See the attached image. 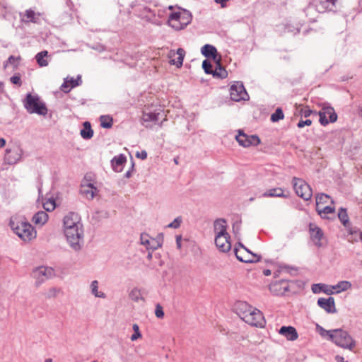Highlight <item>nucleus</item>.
Segmentation results:
<instances>
[{"label": "nucleus", "instance_id": "30", "mask_svg": "<svg viewBox=\"0 0 362 362\" xmlns=\"http://www.w3.org/2000/svg\"><path fill=\"white\" fill-rule=\"evenodd\" d=\"M253 308L246 302H238L235 305L237 314L243 320V315L245 313H250Z\"/></svg>", "mask_w": 362, "mask_h": 362}, {"label": "nucleus", "instance_id": "26", "mask_svg": "<svg viewBox=\"0 0 362 362\" xmlns=\"http://www.w3.org/2000/svg\"><path fill=\"white\" fill-rule=\"evenodd\" d=\"M127 162V158L124 154H119L115 156L112 160V167L115 172L119 173L123 170V167Z\"/></svg>", "mask_w": 362, "mask_h": 362}, {"label": "nucleus", "instance_id": "56", "mask_svg": "<svg viewBox=\"0 0 362 362\" xmlns=\"http://www.w3.org/2000/svg\"><path fill=\"white\" fill-rule=\"evenodd\" d=\"M44 208L48 211L54 210L55 209V202L52 200L47 202L44 204Z\"/></svg>", "mask_w": 362, "mask_h": 362}, {"label": "nucleus", "instance_id": "58", "mask_svg": "<svg viewBox=\"0 0 362 362\" xmlns=\"http://www.w3.org/2000/svg\"><path fill=\"white\" fill-rule=\"evenodd\" d=\"M313 113L317 114L316 112H313L308 107H305V108L301 110V115H303L305 117H309Z\"/></svg>", "mask_w": 362, "mask_h": 362}, {"label": "nucleus", "instance_id": "24", "mask_svg": "<svg viewBox=\"0 0 362 362\" xmlns=\"http://www.w3.org/2000/svg\"><path fill=\"white\" fill-rule=\"evenodd\" d=\"M227 223L224 218L216 219L214 223V230L216 235H227Z\"/></svg>", "mask_w": 362, "mask_h": 362}, {"label": "nucleus", "instance_id": "29", "mask_svg": "<svg viewBox=\"0 0 362 362\" xmlns=\"http://www.w3.org/2000/svg\"><path fill=\"white\" fill-rule=\"evenodd\" d=\"M48 218L49 216L46 211H39L33 216L32 221L35 225L42 226L47 221Z\"/></svg>", "mask_w": 362, "mask_h": 362}, {"label": "nucleus", "instance_id": "12", "mask_svg": "<svg viewBox=\"0 0 362 362\" xmlns=\"http://www.w3.org/2000/svg\"><path fill=\"white\" fill-rule=\"evenodd\" d=\"M270 292L275 296H282L289 291V283L285 279L275 281L269 285Z\"/></svg>", "mask_w": 362, "mask_h": 362}, {"label": "nucleus", "instance_id": "4", "mask_svg": "<svg viewBox=\"0 0 362 362\" xmlns=\"http://www.w3.org/2000/svg\"><path fill=\"white\" fill-rule=\"evenodd\" d=\"M64 232L70 247L75 251H79L83 243V226L64 229Z\"/></svg>", "mask_w": 362, "mask_h": 362}, {"label": "nucleus", "instance_id": "38", "mask_svg": "<svg viewBox=\"0 0 362 362\" xmlns=\"http://www.w3.org/2000/svg\"><path fill=\"white\" fill-rule=\"evenodd\" d=\"M90 288H91V293L94 296H95L97 298H105L106 297L105 294L103 292L98 291V281L94 280L91 282Z\"/></svg>", "mask_w": 362, "mask_h": 362}, {"label": "nucleus", "instance_id": "53", "mask_svg": "<svg viewBox=\"0 0 362 362\" xmlns=\"http://www.w3.org/2000/svg\"><path fill=\"white\" fill-rule=\"evenodd\" d=\"M250 146H257L260 144V139L257 135H249Z\"/></svg>", "mask_w": 362, "mask_h": 362}, {"label": "nucleus", "instance_id": "17", "mask_svg": "<svg viewBox=\"0 0 362 362\" xmlns=\"http://www.w3.org/2000/svg\"><path fill=\"white\" fill-rule=\"evenodd\" d=\"M160 112H152L145 110L141 117V124L146 128H151V123H156L159 119Z\"/></svg>", "mask_w": 362, "mask_h": 362}, {"label": "nucleus", "instance_id": "13", "mask_svg": "<svg viewBox=\"0 0 362 362\" xmlns=\"http://www.w3.org/2000/svg\"><path fill=\"white\" fill-rule=\"evenodd\" d=\"M33 273L38 283H42L54 276V269L48 267H37L34 270Z\"/></svg>", "mask_w": 362, "mask_h": 362}, {"label": "nucleus", "instance_id": "51", "mask_svg": "<svg viewBox=\"0 0 362 362\" xmlns=\"http://www.w3.org/2000/svg\"><path fill=\"white\" fill-rule=\"evenodd\" d=\"M68 81L72 88L79 86L82 83L81 76H78L76 79L71 78L69 80L68 79Z\"/></svg>", "mask_w": 362, "mask_h": 362}, {"label": "nucleus", "instance_id": "28", "mask_svg": "<svg viewBox=\"0 0 362 362\" xmlns=\"http://www.w3.org/2000/svg\"><path fill=\"white\" fill-rule=\"evenodd\" d=\"M312 291L314 293H318L320 292H323L327 295H331L334 293L332 290V287L324 284H315L312 286Z\"/></svg>", "mask_w": 362, "mask_h": 362}, {"label": "nucleus", "instance_id": "33", "mask_svg": "<svg viewBox=\"0 0 362 362\" xmlns=\"http://www.w3.org/2000/svg\"><path fill=\"white\" fill-rule=\"evenodd\" d=\"M320 111L321 112H325V115H326V117H329L330 122H334L337 121V115L332 107L324 106Z\"/></svg>", "mask_w": 362, "mask_h": 362}, {"label": "nucleus", "instance_id": "14", "mask_svg": "<svg viewBox=\"0 0 362 362\" xmlns=\"http://www.w3.org/2000/svg\"><path fill=\"white\" fill-rule=\"evenodd\" d=\"M63 226L64 230L75 228V227H82L83 225L81 223V218L78 214L74 212H69L63 219Z\"/></svg>", "mask_w": 362, "mask_h": 362}, {"label": "nucleus", "instance_id": "5", "mask_svg": "<svg viewBox=\"0 0 362 362\" xmlns=\"http://www.w3.org/2000/svg\"><path fill=\"white\" fill-rule=\"evenodd\" d=\"M14 233L23 241H30L36 236V231L32 225L27 221L18 222L16 226L11 222Z\"/></svg>", "mask_w": 362, "mask_h": 362}, {"label": "nucleus", "instance_id": "49", "mask_svg": "<svg viewBox=\"0 0 362 362\" xmlns=\"http://www.w3.org/2000/svg\"><path fill=\"white\" fill-rule=\"evenodd\" d=\"M10 81L18 86H22L21 76L19 73L15 74L13 76L10 78Z\"/></svg>", "mask_w": 362, "mask_h": 362}, {"label": "nucleus", "instance_id": "2", "mask_svg": "<svg viewBox=\"0 0 362 362\" xmlns=\"http://www.w3.org/2000/svg\"><path fill=\"white\" fill-rule=\"evenodd\" d=\"M192 20V13L185 9L172 12L168 20V25L175 30L184 29Z\"/></svg>", "mask_w": 362, "mask_h": 362}, {"label": "nucleus", "instance_id": "11", "mask_svg": "<svg viewBox=\"0 0 362 362\" xmlns=\"http://www.w3.org/2000/svg\"><path fill=\"white\" fill-rule=\"evenodd\" d=\"M21 22L28 24L30 23L40 24L41 23V18L42 13L35 12L32 8L25 10L24 12L19 13Z\"/></svg>", "mask_w": 362, "mask_h": 362}, {"label": "nucleus", "instance_id": "27", "mask_svg": "<svg viewBox=\"0 0 362 362\" xmlns=\"http://www.w3.org/2000/svg\"><path fill=\"white\" fill-rule=\"evenodd\" d=\"M216 64V69L213 71L212 75L214 77L219 78H226L228 76V72L221 64V57L219 56L218 59L215 61Z\"/></svg>", "mask_w": 362, "mask_h": 362}, {"label": "nucleus", "instance_id": "37", "mask_svg": "<svg viewBox=\"0 0 362 362\" xmlns=\"http://www.w3.org/2000/svg\"><path fill=\"white\" fill-rule=\"evenodd\" d=\"M332 290H336L334 293H339L350 288L351 287V284L348 281H341L337 285L332 286Z\"/></svg>", "mask_w": 362, "mask_h": 362}, {"label": "nucleus", "instance_id": "47", "mask_svg": "<svg viewBox=\"0 0 362 362\" xmlns=\"http://www.w3.org/2000/svg\"><path fill=\"white\" fill-rule=\"evenodd\" d=\"M132 329L134 330V334L131 336V340L136 341L139 338L141 337V334L139 331V327L137 324H134L132 326Z\"/></svg>", "mask_w": 362, "mask_h": 362}, {"label": "nucleus", "instance_id": "8", "mask_svg": "<svg viewBox=\"0 0 362 362\" xmlns=\"http://www.w3.org/2000/svg\"><path fill=\"white\" fill-rule=\"evenodd\" d=\"M23 153V148L19 146L8 148L5 151L4 163L10 165H16L22 160Z\"/></svg>", "mask_w": 362, "mask_h": 362}, {"label": "nucleus", "instance_id": "45", "mask_svg": "<svg viewBox=\"0 0 362 362\" xmlns=\"http://www.w3.org/2000/svg\"><path fill=\"white\" fill-rule=\"evenodd\" d=\"M284 117V115L281 108L278 107L275 112L271 115V121L273 122H276L280 119H283Z\"/></svg>", "mask_w": 362, "mask_h": 362}, {"label": "nucleus", "instance_id": "9", "mask_svg": "<svg viewBox=\"0 0 362 362\" xmlns=\"http://www.w3.org/2000/svg\"><path fill=\"white\" fill-rule=\"evenodd\" d=\"M230 95L232 100L239 102L245 100L248 98V94L240 81H236L230 88Z\"/></svg>", "mask_w": 362, "mask_h": 362}, {"label": "nucleus", "instance_id": "61", "mask_svg": "<svg viewBox=\"0 0 362 362\" xmlns=\"http://www.w3.org/2000/svg\"><path fill=\"white\" fill-rule=\"evenodd\" d=\"M229 0H214V1L216 3V4H218L221 5V6L222 8H225L226 6V3L227 1H228Z\"/></svg>", "mask_w": 362, "mask_h": 362}, {"label": "nucleus", "instance_id": "48", "mask_svg": "<svg viewBox=\"0 0 362 362\" xmlns=\"http://www.w3.org/2000/svg\"><path fill=\"white\" fill-rule=\"evenodd\" d=\"M202 68L206 74H212L214 70L212 69V64L209 60L205 59L203 61Z\"/></svg>", "mask_w": 362, "mask_h": 362}, {"label": "nucleus", "instance_id": "32", "mask_svg": "<svg viewBox=\"0 0 362 362\" xmlns=\"http://www.w3.org/2000/svg\"><path fill=\"white\" fill-rule=\"evenodd\" d=\"M81 136L84 139H90L93 136V131L89 122L83 123V128L81 130Z\"/></svg>", "mask_w": 362, "mask_h": 362}, {"label": "nucleus", "instance_id": "20", "mask_svg": "<svg viewBox=\"0 0 362 362\" xmlns=\"http://www.w3.org/2000/svg\"><path fill=\"white\" fill-rule=\"evenodd\" d=\"M278 332L288 341H295L298 337L296 328L292 326H282Z\"/></svg>", "mask_w": 362, "mask_h": 362}, {"label": "nucleus", "instance_id": "22", "mask_svg": "<svg viewBox=\"0 0 362 362\" xmlns=\"http://www.w3.org/2000/svg\"><path fill=\"white\" fill-rule=\"evenodd\" d=\"M98 192V190L97 187L92 183H83L81 185V193L89 200L93 199Z\"/></svg>", "mask_w": 362, "mask_h": 362}, {"label": "nucleus", "instance_id": "52", "mask_svg": "<svg viewBox=\"0 0 362 362\" xmlns=\"http://www.w3.org/2000/svg\"><path fill=\"white\" fill-rule=\"evenodd\" d=\"M317 114L320 117L319 122L321 125L326 126L330 122L329 119H327V117H326V115H325V112H321L320 111H319Z\"/></svg>", "mask_w": 362, "mask_h": 362}, {"label": "nucleus", "instance_id": "43", "mask_svg": "<svg viewBox=\"0 0 362 362\" xmlns=\"http://www.w3.org/2000/svg\"><path fill=\"white\" fill-rule=\"evenodd\" d=\"M316 329L321 337H327L329 340H330V335H333L334 332V329L326 330L319 325H317Z\"/></svg>", "mask_w": 362, "mask_h": 362}, {"label": "nucleus", "instance_id": "34", "mask_svg": "<svg viewBox=\"0 0 362 362\" xmlns=\"http://www.w3.org/2000/svg\"><path fill=\"white\" fill-rule=\"evenodd\" d=\"M176 54H177V57L176 59H172L170 61V64L175 65L177 67H181L183 64L184 57L185 55V51L182 48H178L177 49Z\"/></svg>", "mask_w": 362, "mask_h": 362}, {"label": "nucleus", "instance_id": "46", "mask_svg": "<svg viewBox=\"0 0 362 362\" xmlns=\"http://www.w3.org/2000/svg\"><path fill=\"white\" fill-rule=\"evenodd\" d=\"M330 197L326 194L320 193L317 194L316 196V208L320 207V204L327 203V199H329Z\"/></svg>", "mask_w": 362, "mask_h": 362}, {"label": "nucleus", "instance_id": "6", "mask_svg": "<svg viewBox=\"0 0 362 362\" xmlns=\"http://www.w3.org/2000/svg\"><path fill=\"white\" fill-rule=\"evenodd\" d=\"M292 184L296 194L305 201L311 199L313 192L310 186L303 180L294 177Z\"/></svg>", "mask_w": 362, "mask_h": 362}, {"label": "nucleus", "instance_id": "44", "mask_svg": "<svg viewBox=\"0 0 362 362\" xmlns=\"http://www.w3.org/2000/svg\"><path fill=\"white\" fill-rule=\"evenodd\" d=\"M316 329L321 337H327L329 340H330V335H333L334 332V329L326 330L319 325H317Z\"/></svg>", "mask_w": 362, "mask_h": 362}, {"label": "nucleus", "instance_id": "62", "mask_svg": "<svg viewBox=\"0 0 362 362\" xmlns=\"http://www.w3.org/2000/svg\"><path fill=\"white\" fill-rule=\"evenodd\" d=\"M238 246L243 250V253H252L249 249L245 247L241 243H238Z\"/></svg>", "mask_w": 362, "mask_h": 362}, {"label": "nucleus", "instance_id": "7", "mask_svg": "<svg viewBox=\"0 0 362 362\" xmlns=\"http://www.w3.org/2000/svg\"><path fill=\"white\" fill-rule=\"evenodd\" d=\"M250 313H245L243 315V321L251 326L263 327L265 324L264 317L262 312L257 309H250Z\"/></svg>", "mask_w": 362, "mask_h": 362}, {"label": "nucleus", "instance_id": "39", "mask_svg": "<svg viewBox=\"0 0 362 362\" xmlns=\"http://www.w3.org/2000/svg\"><path fill=\"white\" fill-rule=\"evenodd\" d=\"M100 125L105 129H110L112 127L113 119L109 115H102L100 117Z\"/></svg>", "mask_w": 362, "mask_h": 362}, {"label": "nucleus", "instance_id": "25", "mask_svg": "<svg viewBox=\"0 0 362 362\" xmlns=\"http://www.w3.org/2000/svg\"><path fill=\"white\" fill-rule=\"evenodd\" d=\"M201 52L205 57L212 58L214 62L218 59L217 49L211 45H204L201 49Z\"/></svg>", "mask_w": 362, "mask_h": 362}, {"label": "nucleus", "instance_id": "35", "mask_svg": "<svg viewBox=\"0 0 362 362\" xmlns=\"http://www.w3.org/2000/svg\"><path fill=\"white\" fill-rule=\"evenodd\" d=\"M47 55L48 52L47 50L42 51L35 55V59L40 66L44 67L48 65V61L46 59Z\"/></svg>", "mask_w": 362, "mask_h": 362}, {"label": "nucleus", "instance_id": "31", "mask_svg": "<svg viewBox=\"0 0 362 362\" xmlns=\"http://www.w3.org/2000/svg\"><path fill=\"white\" fill-rule=\"evenodd\" d=\"M263 197H288L287 195L284 194L283 189H281L280 187L272 188V189H270L267 190V192H265L263 194Z\"/></svg>", "mask_w": 362, "mask_h": 362}, {"label": "nucleus", "instance_id": "21", "mask_svg": "<svg viewBox=\"0 0 362 362\" xmlns=\"http://www.w3.org/2000/svg\"><path fill=\"white\" fill-rule=\"evenodd\" d=\"M337 0H319L316 4V10L319 13H324L327 11H334L336 8Z\"/></svg>", "mask_w": 362, "mask_h": 362}, {"label": "nucleus", "instance_id": "57", "mask_svg": "<svg viewBox=\"0 0 362 362\" xmlns=\"http://www.w3.org/2000/svg\"><path fill=\"white\" fill-rule=\"evenodd\" d=\"M312 124V121L310 119H305V120H300L298 123L297 124V127L298 128H303L305 126H310Z\"/></svg>", "mask_w": 362, "mask_h": 362}, {"label": "nucleus", "instance_id": "59", "mask_svg": "<svg viewBox=\"0 0 362 362\" xmlns=\"http://www.w3.org/2000/svg\"><path fill=\"white\" fill-rule=\"evenodd\" d=\"M134 163L132 161V166H131V168H130L128 171H127V172L125 173V174H124V177H125L126 178H129V177H132V171L134 170Z\"/></svg>", "mask_w": 362, "mask_h": 362}, {"label": "nucleus", "instance_id": "16", "mask_svg": "<svg viewBox=\"0 0 362 362\" xmlns=\"http://www.w3.org/2000/svg\"><path fill=\"white\" fill-rule=\"evenodd\" d=\"M230 236L229 234L215 235V245L220 252H228L231 249Z\"/></svg>", "mask_w": 362, "mask_h": 362}, {"label": "nucleus", "instance_id": "60", "mask_svg": "<svg viewBox=\"0 0 362 362\" xmlns=\"http://www.w3.org/2000/svg\"><path fill=\"white\" fill-rule=\"evenodd\" d=\"M136 157H137V158H141V159H142V160H144V159H146V158H147V153H146V151H141V152H140V153H139V152H138V153H136Z\"/></svg>", "mask_w": 362, "mask_h": 362}, {"label": "nucleus", "instance_id": "64", "mask_svg": "<svg viewBox=\"0 0 362 362\" xmlns=\"http://www.w3.org/2000/svg\"><path fill=\"white\" fill-rule=\"evenodd\" d=\"M16 60V58L13 56V55H11L8 58V62L10 63V64H13L15 62V61Z\"/></svg>", "mask_w": 362, "mask_h": 362}, {"label": "nucleus", "instance_id": "42", "mask_svg": "<svg viewBox=\"0 0 362 362\" xmlns=\"http://www.w3.org/2000/svg\"><path fill=\"white\" fill-rule=\"evenodd\" d=\"M316 329L321 337H327L329 340H330V335H333L334 332V329L326 330L319 325H317Z\"/></svg>", "mask_w": 362, "mask_h": 362}, {"label": "nucleus", "instance_id": "40", "mask_svg": "<svg viewBox=\"0 0 362 362\" xmlns=\"http://www.w3.org/2000/svg\"><path fill=\"white\" fill-rule=\"evenodd\" d=\"M129 298L134 302H139V300L144 301V298L141 295V290L138 288H134L130 293Z\"/></svg>", "mask_w": 362, "mask_h": 362}, {"label": "nucleus", "instance_id": "1", "mask_svg": "<svg viewBox=\"0 0 362 362\" xmlns=\"http://www.w3.org/2000/svg\"><path fill=\"white\" fill-rule=\"evenodd\" d=\"M23 103L25 109L30 114L35 113L43 116L47 114V108L45 103L40 100V98L37 94L33 95L28 93L26 94Z\"/></svg>", "mask_w": 362, "mask_h": 362}, {"label": "nucleus", "instance_id": "50", "mask_svg": "<svg viewBox=\"0 0 362 362\" xmlns=\"http://www.w3.org/2000/svg\"><path fill=\"white\" fill-rule=\"evenodd\" d=\"M182 222V218L181 216H178L177 218H175L173 221H172L170 223H169L168 225V228H178L180 225H181V223Z\"/></svg>", "mask_w": 362, "mask_h": 362}, {"label": "nucleus", "instance_id": "55", "mask_svg": "<svg viewBox=\"0 0 362 362\" xmlns=\"http://www.w3.org/2000/svg\"><path fill=\"white\" fill-rule=\"evenodd\" d=\"M155 315L158 318H163L164 316L163 308L160 304H157L156 306Z\"/></svg>", "mask_w": 362, "mask_h": 362}, {"label": "nucleus", "instance_id": "23", "mask_svg": "<svg viewBox=\"0 0 362 362\" xmlns=\"http://www.w3.org/2000/svg\"><path fill=\"white\" fill-rule=\"evenodd\" d=\"M338 218L343 226L347 228L351 234L357 233L356 230H353V229L351 228V223L349 222V218L346 209L341 207L339 209Z\"/></svg>", "mask_w": 362, "mask_h": 362}, {"label": "nucleus", "instance_id": "36", "mask_svg": "<svg viewBox=\"0 0 362 362\" xmlns=\"http://www.w3.org/2000/svg\"><path fill=\"white\" fill-rule=\"evenodd\" d=\"M235 138L240 146L245 148L250 147L249 135L245 134L243 131L239 130V134Z\"/></svg>", "mask_w": 362, "mask_h": 362}, {"label": "nucleus", "instance_id": "41", "mask_svg": "<svg viewBox=\"0 0 362 362\" xmlns=\"http://www.w3.org/2000/svg\"><path fill=\"white\" fill-rule=\"evenodd\" d=\"M317 211L318 212V214L322 218H325L327 214H332L334 212L335 209L334 207L327 206H325L323 209H320V207L316 208Z\"/></svg>", "mask_w": 362, "mask_h": 362}, {"label": "nucleus", "instance_id": "3", "mask_svg": "<svg viewBox=\"0 0 362 362\" xmlns=\"http://www.w3.org/2000/svg\"><path fill=\"white\" fill-rule=\"evenodd\" d=\"M330 341L337 346L350 351L356 346V341L348 332L342 329H334L333 335H330Z\"/></svg>", "mask_w": 362, "mask_h": 362}, {"label": "nucleus", "instance_id": "18", "mask_svg": "<svg viewBox=\"0 0 362 362\" xmlns=\"http://www.w3.org/2000/svg\"><path fill=\"white\" fill-rule=\"evenodd\" d=\"M309 232L310 238L315 245L320 247L322 246L321 240L323 238V232L322 229L314 223L309 224Z\"/></svg>", "mask_w": 362, "mask_h": 362}, {"label": "nucleus", "instance_id": "15", "mask_svg": "<svg viewBox=\"0 0 362 362\" xmlns=\"http://www.w3.org/2000/svg\"><path fill=\"white\" fill-rule=\"evenodd\" d=\"M234 253L236 258L245 263H256L259 262L261 257L254 253H243L242 251L237 247L234 248Z\"/></svg>", "mask_w": 362, "mask_h": 362}, {"label": "nucleus", "instance_id": "19", "mask_svg": "<svg viewBox=\"0 0 362 362\" xmlns=\"http://www.w3.org/2000/svg\"><path fill=\"white\" fill-rule=\"evenodd\" d=\"M317 305L328 313H335L337 312L333 297H329L328 298H320L317 300Z\"/></svg>", "mask_w": 362, "mask_h": 362}, {"label": "nucleus", "instance_id": "10", "mask_svg": "<svg viewBox=\"0 0 362 362\" xmlns=\"http://www.w3.org/2000/svg\"><path fill=\"white\" fill-rule=\"evenodd\" d=\"M141 244L146 246L147 250L152 251L160 247L163 245V238L158 235L156 238H151L146 233H142L140 236Z\"/></svg>", "mask_w": 362, "mask_h": 362}, {"label": "nucleus", "instance_id": "63", "mask_svg": "<svg viewBox=\"0 0 362 362\" xmlns=\"http://www.w3.org/2000/svg\"><path fill=\"white\" fill-rule=\"evenodd\" d=\"M335 361L336 362H345L344 357L339 355L335 356Z\"/></svg>", "mask_w": 362, "mask_h": 362}, {"label": "nucleus", "instance_id": "54", "mask_svg": "<svg viewBox=\"0 0 362 362\" xmlns=\"http://www.w3.org/2000/svg\"><path fill=\"white\" fill-rule=\"evenodd\" d=\"M71 88H71V86L69 83L68 78H65L64 83L60 87V89L64 93H69Z\"/></svg>", "mask_w": 362, "mask_h": 362}]
</instances>
